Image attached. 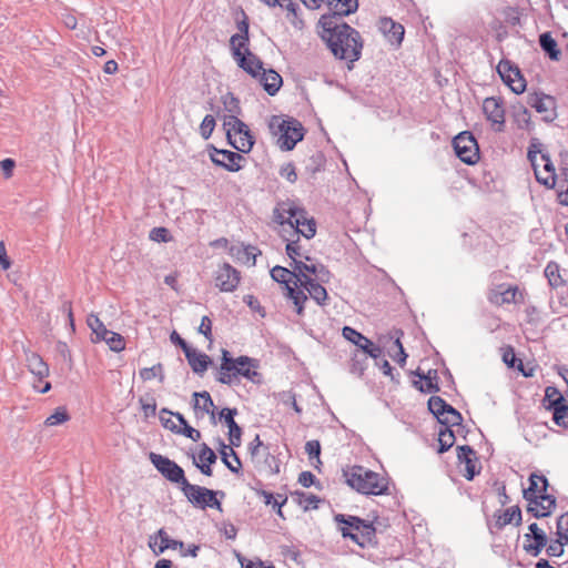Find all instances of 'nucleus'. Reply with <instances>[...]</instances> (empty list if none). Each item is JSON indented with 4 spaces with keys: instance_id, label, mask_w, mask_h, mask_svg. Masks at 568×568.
<instances>
[{
    "instance_id": "54",
    "label": "nucleus",
    "mask_w": 568,
    "mask_h": 568,
    "mask_svg": "<svg viewBox=\"0 0 568 568\" xmlns=\"http://www.w3.org/2000/svg\"><path fill=\"white\" fill-rule=\"evenodd\" d=\"M545 400L548 402L547 409L566 402L561 393L552 386H548L545 390Z\"/></svg>"
},
{
    "instance_id": "51",
    "label": "nucleus",
    "mask_w": 568,
    "mask_h": 568,
    "mask_svg": "<svg viewBox=\"0 0 568 568\" xmlns=\"http://www.w3.org/2000/svg\"><path fill=\"white\" fill-rule=\"evenodd\" d=\"M139 375L143 381H150L154 377H159L160 382L164 381L163 366L161 363H158L152 367H144L140 369Z\"/></svg>"
},
{
    "instance_id": "17",
    "label": "nucleus",
    "mask_w": 568,
    "mask_h": 568,
    "mask_svg": "<svg viewBox=\"0 0 568 568\" xmlns=\"http://www.w3.org/2000/svg\"><path fill=\"white\" fill-rule=\"evenodd\" d=\"M241 281V273L229 263H223L216 271L215 285L222 292H233Z\"/></svg>"
},
{
    "instance_id": "7",
    "label": "nucleus",
    "mask_w": 568,
    "mask_h": 568,
    "mask_svg": "<svg viewBox=\"0 0 568 568\" xmlns=\"http://www.w3.org/2000/svg\"><path fill=\"white\" fill-rule=\"evenodd\" d=\"M293 274L295 273L280 265H276L271 270V277L273 281L284 285L286 297L293 301L296 313L298 315H303L304 304L308 300V296L303 290H298L295 285H290L291 278L294 277Z\"/></svg>"
},
{
    "instance_id": "15",
    "label": "nucleus",
    "mask_w": 568,
    "mask_h": 568,
    "mask_svg": "<svg viewBox=\"0 0 568 568\" xmlns=\"http://www.w3.org/2000/svg\"><path fill=\"white\" fill-rule=\"evenodd\" d=\"M527 104L542 114V120L552 122L556 119V100L542 92H534L527 95Z\"/></svg>"
},
{
    "instance_id": "56",
    "label": "nucleus",
    "mask_w": 568,
    "mask_h": 568,
    "mask_svg": "<svg viewBox=\"0 0 568 568\" xmlns=\"http://www.w3.org/2000/svg\"><path fill=\"white\" fill-rule=\"evenodd\" d=\"M171 416H173V412L169 410L168 408H162L160 410L159 417L162 426L173 433H179V426L173 422Z\"/></svg>"
},
{
    "instance_id": "27",
    "label": "nucleus",
    "mask_w": 568,
    "mask_h": 568,
    "mask_svg": "<svg viewBox=\"0 0 568 568\" xmlns=\"http://www.w3.org/2000/svg\"><path fill=\"white\" fill-rule=\"evenodd\" d=\"M254 78L258 79V82L262 84L264 90L272 97L280 91L283 84L282 77L273 69H264L262 67L257 77Z\"/></svg>"
},
{
    "instance_id": "32",
    "label": "nucleus",
    "mask_w": 568,
    "mask_h": 568,
    "mask_svg": "<svg viewBox=\"0 0 568 568\" xmlns=\"http://www.w3.org/2000/svg\"><path fill=\"white\" fill-rule=\"evenodd\" d=\"M331 12L326 16H334L336 22H343V18L354 13L358 8V0H333Z\"/></svg>"
},
{
    "instance_id": "57",
    "label": "nucleus",
    "mask_w": 568,
    "mask_h": 568,
    "mask_svg": "<svg viewBox=\"0 0 568 568\" xmlns=\"http://www.w3.org/2000/svg\"><path fill=\"white\" fill-rule=\"evenodd\" d=\"M216 459L217 457L215 453L205 443H203L199 453L200 464H214Z\"/></svg>"
},
{
    "instance_id": "13",
    "label": "nucleus",
    "mask_w": 568,
    "mask_h": 568,
    "mask_svg": "<svg viewBox=\"0 0 568 568\" xmlns=\"http://www.w3.org/2000/svg\"><path fill=\"white\" fill-rule=\"evenodd\" d=\"M497 72L514 93L520 94L525 91L526 80L521 75L519 68L509 60H501L497 65Z\"/></svg>"
},
{
    "instance_id": "52",
    "label": "nucleus",
    "mask_w": 568,
    "mask_h": 568,
    "mask_svg": "<svg viewBox=\"0 0 568 568\" xmlns=\"http://www.w3.org/2000/svg\"><path fill=\"white\" fill-rule=\"evenodd\" d=\"M102 341H104L113 352H121L125 348V341L119 333L109 331V336H105Z\"/></svg>"
},
{
    "instance_id": "35",
    "label": "nucleus",
    "mask_w": 568,
    "mask_h": 568,
    "mask_svg": "<svg viewBox=\"0 0 568 568\" xmlns=\"http://www.w3.org/2000/svg\"><path fill=\"white\" fill-rule=\"evenodd\" d=\"M510 112H511L513 121L515 122V124L517 125L518 129L530 130V124H531L530 116L531 115L526 105H524L520 102H517L511 105Z\"/></svg>"
},
{
    "instance_id": "9",
    "label": "nucleus",
    "mask_w": 568,
    "mask_h": 568,
    "mask_svg": "<svg viewBox=\"0 0 568 568\" xmlns=\"http://www.w3.org/2000/svg\"><path fill=\"white\" fill-rule=\"evenodd\" d=\"M150 460L165 479L178 484L181 490H183L186 485L190 484L185 478L183 468L179 466L174 460H171L170 458L155 453L150 454Z\"/></svg>"
},
{
    "instance_id": "38",
    "label": "nucleus",
    "mask_w": 568,
    "mask_h": 568,
    "mask_svg": "<svg viewBox=\"0 0 568 568\" xmlns=\"http://www.w3.org/2000/svg\"><path fill=\"white\" fill-rule=\"evenodd\" d=\"M193 397L195 398L194 408H200L203 410V413L210 414L211 418L213 419V423L215 424V406L210 393L206 390H203L201 393L195 392L193 394Z\"/></svg>"
},
{
    "instance_id": "55",
    "label": "nucleus",
    "mask_w": 568,
    "mask_h": 568,
    "mask_svg": "<svg viewBox=\"0 0 568 568\" xmlns=\"http://www.w3.org/2000/svg\"><path fill=\"white\" fill-rule=\"evenodd\" d=\"M215 119L213 115L207 114L204 116L201 125H200V134L204 140L210 139L215 128Z\"/></svg>"
},
{
    "instance_id": "58",
    "label": "nucleus",
    "mask_w": 568,
    "mask_h": 568,
    "mask_svg": "<svg viewBox=\"0 0 568 568\" xmlns=\"http://www.w3.org/2000/svg\"><path fill=\"white\" fill-rule=\"evenodd\" d=\"M140 404L142 406V410L145 415V417H153L156 413V402L154 397H150L149 399H145L143 397L140 398Z\"/></svg>"
},
{
    "instance_id": "44",
    "label": "nucleus",
    "mask_w": 568,
    "mask_h": 568,
    "mask_svg": "<svg viewBox=\"0 0 568 568\" xmlns=\"http://www.w3.org/2000/svg\"><path fill=\"white\" fill-rule=\"evenodd\" d=\"M306 261L310 262L307 274L315 281H321L323 283L328 282L329 280V271L321 263H314L310 257H306Z\"/></svg>"
},
{
    "instance_id": "18",
    "label": "nucleus",
    "mask_w": 568,
    "mask_h": 568,
    "mask_svg": "<svg viewBox=\"0 0 568 568\" xmlns=\"http://www.w3.org/2000/svg\"><path fill=\"white\" fill-rule=\"evenodd\" d=\"M212 153L210 154L211 161L229 172H237L242 169L240 164L241 161H244V158L236 152L230 150H220L215 146H211Z\"/></svg>"
},
{
    "instance_id": "39",
    "label": "nucleus",
    "mask_w": 568,
    "mask_h": 568,
    "mask_svg": "<svg viewBox=\"0 0 568 568\" xmlns=\"http://www.w3.org/2000/svg\"><path fill=\"white\" fill-rule=\"evenodd\" d=\"M539 45L551 60H559L561 52L558 49L556 40L551 37L549 32H545L539 36Z\"/></svg>"
},
{
    "instance_id": "43",
    "label": "nucleus",
    "mask_w": 568,
    "mask_h": 568,
    "mask_svg": "<svg viewBox=\"0 0 568 568\" xmlns=\"http://www.w3.org/2000/svg\"><path fill=\"white\" fill-rule=\"evenodd\" d=\"M545 276L552 288L565 285V280L560 275V267L556 262H549L545 267Z\"/></svg>"
},
{
    "instance_id": "31",
    "label": "nucleus",
    "mask_w": 568,
    "mask_h": 568,
    "mask_svg": "<svg viewBox=\"0 0 568 568\" xmlns=\"http://www.w3.org/2000/svg\"><path fill=\"white\" fill-rule=\"evenodd\" d=\"M321 283V281H315L313 277L310 280H303V283L298 285V290H301V287L304 288L307 291L308 296L320 306H325L328 301V294L326 288Z\"/></svg>"
},
{
    "instance_id": "46",
    "label": "nucleus",
    "mask_w": 568,
    "mask_h": 568,
    "mask_svg": "<svg viewBox=\"0 0 568 568\" xmlns=\"http://www.w3.org/2000/svg\"><path fill=\"white\" fill-rule=\"evenodd\" d=\"M308 262L298 261L297 258L291 263V266L293 267V271L295 274H293L295 282L294 285L298 287L303 283V280H310L311 276L307 274L308 270Z\"/></svg>"
},
{
    "instance_id": "19",
    "label": "nucleus",
    "mask_w": 568,
    "mask_h": 568,
    "mask_svg": "<svg viewBox=\"0 0 568 568\" xmlns=\"http://www.w3.org/2000/svg\"><path fill=\"white\" fill-rule=\"evenodd\" d=\"M457 459L459 464L465 465V470L463 473L464 477L467 480H473L474 477L479 474L480 465L478 463L477 453L475 449L468 445L457 446Z\"/></svg>"
},
{
    "instance_id": "33",
    "label": "nucleus",
    "mask_w": 568,
    "mask_h": 568,
    "mask_svg": "<svg viewBox=\"0 0 568 568\" xmlns=\"http://www.w3.org/2000/svg\"><path fill=\"white\" fill-rule=\"evenodd\" d=\"M185 357L192 371L197 375H203L212 363L210 356L199 353L194 348H191L189 352L186 351Z\"/></svg>"
},
{
    "instance_id": "61",
    "label": "nucleus",
    "mask_w": 568,
    "mask_h": 568,
    "mask_svg": "<svg viewBox=\"0 0 568 568\" xmlns=\"http://www.w3.org/2000/svg\"><path fill=\"white\" fill-rule=\"evenodd\" d=\"M285 240L287 241L286 254L288 255L290 258H292V261H295L297 258V256L301 255L300 245H298L300 237L296 236V240H290V239H285Z\"/></svg>"
},
{
    "instance_id": "63",
    "label": "nucleus",
    "mask_w": 568,
    "mask_h": 568,
    "mask_svg": "<svg viewBox=\"0 0 568 568\" xmlns=\"http://www.w3.org/2000/svg\"><path fill=\"white\" fill-rule=\"evenodd\" d=\"M178 434H182L185 437L192 439L193 442H197L201 438V433L197 429L191 427L189 424H185L182 427L179 426Z\"/></svg>"
},
{
    "instance_id": "3",
    "label": "nucleus",
    "mask_w": 568,
    "mask_h": 568,
    "mask_svg": "<svg viewBox=\"0 0 568 568\" xmlns=\"http://www.w3.org/2000/svg\"><path fill=\"white\" fill-rule=\"evenodd\" d=\"M345 483L357 493L363 495L388 494V479L363 466L354 465L343 469Z\"/></svg>"
},
{
    "instance_id": "21",
    "label": "nucleus",
    "mask_w": 568,
    "mask_h": 568,
    "mask_svg": "<svg viewBox=\"0 0 568 568\" xmlns=\"http://www.w3.org/2000/svg\"><path fill=\"white\" fill-rule=\"evenodd\" d=\"M291 230L295 236L300 237V235H302L310 240L316 234V223L313 217L307 216L305 209L300 207L298 215H296Z\"/></svg>"
},
{
    "instance_id": "34",
    "label": "nucleus",
    "mask_w": 568,
    "mask_h": 568,
    "mask_svg": "<svg viewBox=\"0 0 568 568\" xmlns=\"http://www.w3.org/2000/svg\"><path fill=\"white\" fill-rule=\"evenodd\" d=\"M27 366L29 371L41 382L49 376V366L37 353L27 354Z\"/></svg>"
},
{
    "instance_id": "36",
    "label": "nucleus",
    "mask_w": 568,
    "mask_h": 568,
    "mask_svg": "<svg viewBox=\"0 0 568 568\" xmlns=\"http://www.w3.org/2000/svg\"><path fill=\"white\" fill-rule=\"evenodd\" d=\"M503 351V362L509 367V368H516L518 372H520L525 377L532 376V371L530 369L527 372L525 369L524 363L521 359L516 357L515 349L513 346H506L501 348Z\"/></svg>"
},
{
    "instance_id": "10",
    "label": "nucleus",
    "mask_w": 568,
    "mask_h": 568,
    "mask_svg": "<svg viewBox=\"0 0 568 568\" xmlns=\"http://www.w3.org/2000/svg\"><path fill=\"white\" fill-rule=\"evenodd\" d=\"M453 145L456 155L464 163L473 165L478 162L480 158L479 146L471 132H460L454 138Z\"/></svg>"
},
{
    "instance_id": "28",
    "label": "nucleus",
    "mask_w": 568,
    "mask_h": 568,
    "mask_svg": "<svg viewBox=\"0 0 568 568\" xmlns=\"http://www.w3.org/2000/svg\"><path fill=\"white\" fill-rule=\"evenodd\" d=\"M216 379L226 385H232L236 381V363L227 351L222 352L221 365Z\"/></svg>"
},
{
    "instance_id": "11",
    "label": "nucleus",
    "mask_w": 568,
    "mask_h": 568,
    "mask_svg": "<svg viewBox=\"0 0 568 568\" xmlns=\"http://www.w3.org/2000/svg\"><path fill=\"white\" fill-rule=\"evenodd\" d=\"M149 546L152 548L155 555L164 552L166 549H180L182 556H192L196 557L200 550L197 545H190L186 550H184V542L181 540L171 539L166 531L161 528L158 530L154 537L150 538Z\"/></svg>"
},
{
    "instance_id": "12",
    "label": "nucleus",
    "mask_w": 568,
    "mask_h": 568,
    "mask_svg": "<svg viewBox=\"0 0 568 568\" xmlns=\"http://www.w3.org/2000/svg\"><path fill=\"white\" fill-rule=\"evenodd\" d=\"M483 112L495 132L501 133L505 131V106L501 98H486L483 102Z\"/></svg>"
},
{
    "instance_id": "64",
    "label": "nucleus",
    "mask_w": 568,
    "mask_h": 568,
    "mask_svg": "<svg viewBox=\"0 0 568 568\" xmlns=\"http://www.w3.org/2000/svg\"><path fill=\"white\" fill-rule=\"evenodd\" d=\"M199 333L203 334L206 339L212 341V321L209 316L202 317Z\"/></svg>"
},
{
    "instance_id": "6",
    "label": "nucleus",
    "mask_w": 568,
    "mask_h": 568,
    "mask_svg": "<svg viewBox=\"0 0 568 568\" xmlns=\"http://www.w3.org/2000/svg\"><path fill=\"white\" fill-rule=\"evenodd\" d=\"M223 128L230 145L242 153H248L255 139L247 124L237 116H224Z\"/></svg>"
},
{
    "instance_id": "48",
    "label": "nucleus",
    "mask_w": 568,
    "mask_h": 568,
    "mask_svg": "<svg viewBox=\"0 0 568 568\" xmlns=\"http://www.w3.org/2000/svg\"><path fill=\"white\" fill-rule=\"evenodd\" d=\"M448 409L443 410V418L439 420L443 426H460L463 422L462 414L448 404Z\"/></svg>"
},
{
    "instance_id": "37",
    "label": "nucleus",
    "mask_w": 568,
    "mask_h": 568,
    "mask_svg": "<svg viewBox=\"0 0 568 568\" xmlns=\"http://www.w3.org/2000/svg\"><path fill=\"white\" fill-rule=\"evenodd\" d=\"M291 496L292 499L305 511L310 509H316L318 507V504L321 503L320 497H317L316 495L305 493L302 490L293 491Z\"/></svg>"
},
{
    "instance_id": "45",
    "label": "nucleus",
    "mask_w": 568,
    "mask_h": 568,
    "mask_svg": "<svg viewBox=\"0 0 568 568\" xmlns=\"http://www.w3.org/2000/svg\"><path fill=\"white\" fill-rule=\"evenodd\" d=\"M222 103L224 106V110L229 113L227 116H237L241 114L242 109L240 105V100L232 93L227 92L226 94L222 95Z\"/></svg>"
},
{
    "instance_id": "16",
    "label": "nucleus",
    "mask_w": 568,
    "mask_h": 568,
    "mask_svg": "<svg viewBox=\"0 0 568 568\" xmlns=\"http://www.w3.org/2000/svg\"><path fill=\"white\" fill-rule=\"evenodd\" d=\"M342 335L345 339L357 346L369 357L377 359L383 354L381 346L375 345L369 338L351 326H344Z\"/></svg>"
},
{
    "instance_id": "29",
    "label": "nucleus",
    "mask_w": 568,
    "mask_h": 568,
    "mask_svg": "<svg viewBox=\"0 0 568 568\" xmlns=\"http://www.w3.org/2000/svg\"><path fill=\"white\" fill-rule=\"evenodd\" d=\"M548 479L544 475L532 473L529 476V487L524 489V498L528 503H535L540 494L547 493Z\"/></svg>"
},
{
    "instance_id": "23",
    "label": "nucleus",
    "mask_w": 568,
    "mask_h": 568,
    "mask_svg": "<svg viewBox=\"0 0 568 568\" xmlns=\"http://www.w3.org/2000/svg\"><path fill=\"white\" fill-rule=\"evenodd\" d=\"M494 524L490 526L491 529L501 530L509 524L519 526L521 524V510L518 506L509 507L506 510H497L494 514Z\"/></svg>"
},
{
    "instance_id": "30",
    "label": "nucleus",
    "mask_w": 568,
    "mask_h": 568,
    "mask_svg": "<svg viewBox=\"0 0 568 568\" xmlns=\"http://www.w3.org/2000/svg\"><path fill=\"white\" fill-rule=\"evenodd\" d=\"M412 374L419 377L420 381H414V386L422 393H436L439 392L438 376L436 369H429L424 374L419 369L412 372Z\"/></svg>"
},
{
    "instance_id": "42",
    "label": "nucleus",
    "mask_w": 568,
    "mask_h": 568,
    "mask_svg": "<svg viewBox=\"0 0 568 568\" xmlns=\"http://www.w3.org/2000/svg\"><path fill=\"white\" fill-rule=\"evenodd\" d=\"M452 426H440L438 430V453L447 452L455 444V433L450 429Z\"/></svg>"
},
{
    "instance_id": "60",
    "label": "nucleus",
    "mask_w": 568,
    "mask_h": 568,
    "mask_svg": "<svg viewBox=\"0 0 568 568\" xmlns=\"http://www.w3.org/2000/svg\"><path fill=\"white\" fill-rule=\"evenodd\" d=\"M150 239L155 242H168L170 241L169 230L165 227H154L150 232Z\"/></svg>"
},
{
    "instance_id": "14",
    "label": "nucleus",
    "mask_w": 568,
    "mask_h": 568,
    "mask_svg": "<svg viewBox=\"0 0 568 568\" xmlns=\"http://www.w3.org/2000/svg\"><path fill=\"white\" fill-rule=\"evenodd\" d=\"M532 146L534 145H531L529 148L527 156L534 168L536 180L540 184L545 185L546 187L552 189L556 185V172H555L554 164L550 160V156L548 153H541V155H540L541 160L544 161V172H545V176H541V171L538 170L537 163H536L537 154L540 151L532 150Z\"/></svg>"
},
{
    "instance_id": "4",
    "label": "nucleus",
    "mask_w": 568,
    "mask_h": 568,
    "mask_svg": "<svg viewBox=\"0 0 568 568\" xmlns=\"http://www.w3.org/2000/svg\"><path fill=\"white\" fill-rule=\"evenodd\" d=\"M270 133L277 138V146L282 151H292L304 139L305 129L295 118L272 115L267 121Z\"/></svg>"
},
{
    "instance_id": "2",
    "label": "nucleus",
    "mask_w": 568,
    "mask_h": 568,
    "mask_svg": "<svg viewBox=\"0 0 568 568\" xmlns=\"http://www.w3.org/2000/svg\"><path fill=\"white\" fill-rule=\"evenodd\" d=\"M239 33L230 39L232 55L237 65L252 77H257L262 69L263 61L250 51V23L247 16L243 12V19L237 22Z\"/></svg>"
},
{
    "instance_id": "5",
    "label": "nucleus",
    "mask_w": 568,
    "mask_h": 568,
    "mask_svg": "<svg viewBox=\"0 0 568 568\" xmlns=\"http://www.w3.org/2000/svg\"><path fill=\"white\" fill-rule=\"evenodd\" d=\"M334 519L337 524L345 525L339 528L342 536L352 539L361 547L372 544L376 536L374 525L359 517L337 514Z\"/></svg>"
},
{
    "instance_id": "53",
    "label": "nucleus",
    "mask_w": 568,
    "mask_h": 568,
    "mask_svg": "<svg viewBox=\"0 0 568 568\" xmlns=\"http://www.w3.org/2000/svg\"><path fill=\"white\" fill-rule=\"evenodd\" d=\"M70 419V415L68 414L64 407H58L53 414L47 417L44 424L47 426H57Z\"/></svg>"
},
{
    "instance_id": "26",
    "label": "nucleus",
    "mask_w": 568,
    "mask_h": 568,
    "mask_svg": "<svg viewBox=\"0 0 568 568\" xmlns=\"http://www.w3.org/2000/svg\"><path fill=\"white\" fill-rule=\"evenodd\" d=\"M235 415H237L236 408L225 407L220 412V418L224 420L229 428L230 444L239 447L241 445L242 428L234 420Z\"/></svg>"
},
{
    "instance_id": "24",
    "label": "nucleus",
    "mask_w": 568,
    "mask_h": 568,
    "mask_svg": "<svg viewBox=\"0 0 568 568\" xmlns=\"http://www.w3.org/2000/svg\"><path fill=\"white\" fill-rule=\"evenodd\" d=\"M378 28L392 44L400 45L405 29L392 18H381Z\"/></svg>"
},
{
    "instance_id": "1",
    "label": "nucleus",
    "mask_w": 568,
    "mask_h": 568,
    "mask_svg": "<svg viewBox=\"0 0 568 568\" xmlns=\"http://www.w3.org/2000/svg\"><path fill=\"white\" fill-rule=\"evenodd\" d=\"M334 16H322L318 26L321 38L326 42L333 55L351 62L361 58L363 42L357 30L346 22H336Z\"/></svg>"
},
{
    "instance_id": "49",
    "label": "nucleus",
    "mask_w": 568,
    "mask_h": 568,
    "mask_svg": "<svg viewBox=\"0 0 568 568\" xmlns=\"http://www.w3.org/2000/svg\"><path fill=\"white\" fill-rule=\"evenodd\" d=\"M448 403L439 396H432L428 399V409L439 420L443 418V410H447Z\"/></svg>"
},
{
    "instance_id": "20",
    "label": "nucleus",
    "mask_w": 568,
    "mask_h": 568,
    "mask_svg": "<svg viewBox=\"0 0 568 568\" xmlns=\"http://www.w3.org/2000/svg\"><path fill=\"white\" fill-rule=\"evenodd\" d=\"M298 209L300 206L295 205L294 202H280L273 210V220L275 223L283 226V231H285V226L291 229L293 227L296 215H298Z\"/></svg>"
},
{
    "instance_id": "41",
    "label": "nucleus",
    "mask_w": 568,
    "mask_h": 568,
    "mask_svg": "<svg viewBox=\"0 0 568 568\" xmlns=\"http://www.w3.org/2000/svg\"><path fill=\"white\" fill-rule=\"evenodd\" d=\"M547 534H537V536L531 537L530 541H525L523 548L528 555L537 557L542 548L547 546Z\"/></svg>"
},
{
    "instance_id": "50",
    "label": "nucleus",
    "mask_w": 568,
    "mask_h": 568,
    "mask_svg": "<svg viewBox=\"0 0 568 568\" xmlns=\"http://www.w3.org/2000/svg\"><path fill=\"white\" fill-rule=\"evenodd\" d=\"M230 454H222L223 464L234 474L239 475L241 473L242 463L237 454L234 449H230Z\"/></svg>"
},
{
    "instance_id": "40",
    "label": "nucleus",
    "mask_w": 568,
    "mask_h": 568,
    "mask_svg": "<svg viewBox=\"0 0 568 568\" xmlns=\"http://www.w3.org/2000/svg\"><path fill=\"white\" fill-rule=\"evenodd\" d=\"M88 326L91 328L94 337H92L93 343L101 342L102 338L109 336V329L105 327L103 322L99 318V316L94 314H90L87 318Z\"/></svg>"
},
{
    "instance_id": "62",
    "label": "nucleus",
    "mask_w": 568,
    "mask_h": 568,
    "mask_svg": "<svg viewBox=\"0 0 568 568\" xmlns=\"http://www.w3.org/2000/svg\"><path fill=\"white\" fill-rule=\"evenodd\" d=\"M280 174L291 183H294L297 180V174L293 163H287L282 166Z\"/></svg>"
},
{
    "instance_id": "8",
    "label": "nucleus",
    "mask_w": 568,
    "mask_h": 568,
    "mask_svg": "<svg viewBox=\"0 0 568 568\" xmlns=\"http://www.w3.org/2000/svg\"><path fill=\"white\" fill-rule=\"evenodd\" d=\"M182 491L194 506L202 509L210 507L222 511V504L216 496L224 497L225 493L223 490H211L199 485L189 484Z\"/></svg>"
},
{
    "instance_id": "47",
    "label": "nucleus",
    "mask_w": 568,
    "mask_h": 568,
    "mask_svg": "<svg viewBox=\"0 0 568 568\" xmlns=\"http://www.w3.org/2000/svg\"><path fill=\"white\" fill-rule=\"evenodd\" d=\"M549 410H552V419L556 425L568 428V405L566 402L549 408Z\"/></svg>"
},
{
    "instance_id": "22",
    "label": "nucleus",
    "mask_w": 568,
    "mask_h": 568,
    "mask_svg": "<svg viewBox=\"0 0 568 568\" xmlns=\"http://www.w3.org/2000/svg\"><path fill=\"white\" fill-rule=\"evenodd\" d=\"M535 503H528L527 511L535 518H544L550 516L556 507V498L549 494H540Z\"/></svg>"
},
{
    "instance_id": "25",
    "label": "nucleus",
    "mask_w": 568,
    "mask_h": 568,
    "mask_svg": "<svg viewBox=\"0 0 568 568\" xmlns=\"http://www.w3.org/2000/svg\"><path fill=\"white\" fill-rule=\"evenodd\" d=\"M236 363V379L239 376H243L253 383H258L261 374L256 371L258 364L257 361L248 356H239L235 358Z\"/></svg>"
},
{
    "instance_id": "59",
    "label": "nucleus",
    "mask_w": 568,
    "mask_h": 568,
    "mask_svg": "<svg viewBox=\"0 0 568 568\" xmlns=\"http://www.w3.org/2000/svg\"><path fill=\"white\" fill-rule=\"evenodd\" d=\"M305 452L308 454L310 459L316 458L320 462L321 444L318 440L306 442Z\"/></svg>"
}]
</instances>
